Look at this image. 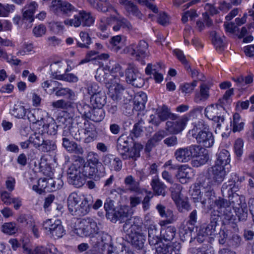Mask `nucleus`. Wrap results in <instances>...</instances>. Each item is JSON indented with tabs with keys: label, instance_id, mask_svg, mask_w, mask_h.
<instances>
[{
	"label": "nucleus",
	"instance_id": "f257e3e1",
	"mask_svg": "<svg viewBox=\"0 0 254 254\" xmlns=\"http://www.w3.org/2000/svg\"><path fill=\"white\" fill-rule=\"evenodd\" d=\"M133 143L131 137L125 135L120 136L117 141V150L123 160L135 161L140 157V151L142 149V146L138 143Z\"/></svg>",
	"mask_w": 254,
	"mask_h": 254
},
{
	"label": "nucleus",
	"instance_id": "f03ea898",
	"mask_svg": "<svg viewBox=\"0 0 254 254\" xmlns=\"http://www.w3.org/2000/svg\"><path fill=\"white\" fill-rule=\"evenodd\" d=\"M115 202L110 198L106 199L104 203V209L106 211V216L113 223L119 221L120 223H126L129 220L131 215L130 210L128 206L124 205L116 207L114 205Z\"/></svg>",
	"mask_w": 254,
	"mask_h": 254
},
{
	"label": "nucleus",
	"instance_id": "7ed1b4c3",
	"mask_svg": "<svg viewBox=\"0 0 254 254\" xmlns=\"http://www.w3.org/2000/svg\"><path fill=\"white\" fill-rule=\"evenodd\" d=\"M99 230L96 221L92 218L87 217L75 223L74 232L81 237H93L95 234H98Z\"/></svg>",
	"mask_w": 254,
	"mask_h": 254
},
{
	"label": "nucleus",
	"instance_id": "20e7f679",
	"mask_svg": "<svg viewBox=\"0 0 254 254\" xmlns=\"http://www.w3.org/2000/svg\"><path fill=\"white\" fill-rule=\"evenodd\" d=\"M94 22V17L91 14L84 10L78 11L73 14V18H67L64 20L66 26L78 27L80 26H90Z\"/></svg>",
	"mask_w": 254,
	"mask_h": 254
},
{
	"label": "nucleus",
	"instance_id": "39448f33",
	"mask_svg": "<svg viewBox=\"0 0 254 254\" xmlns=\"http://www.w3.org/2000/svg\"><path fill=\"white\" fill-rule=\"evenodd\" d=\"M43 228L45 232L54 239L61 238L64 234V230L59 219H48L43 223Z\"/></svg>",
	"mask_w": 254,
	"mask_h": 254
},
{
	"label": "nucleus",
	"instance_id": "423d86ee",
	"mask_svg": "<svg viewBox=\"0 0 254 254\" xmlns=\"http://www.w3.org/2000/svg\"><path fill=\"white\" fill-rule=\"evenodd\" d=\"M123 230L129 237L145 234V231L143 229L142 220L138 216L126 221L123 225Z\"/></svg>",
	"mask_w": 254,
	"mask_h": 254
},
{
	"label": "nucleus",
	"instance_id": "0eeeda50",
	"mask_svg": "<svg viewBox=\"0 0 254 254\" xmlns=\"http://www.w3.org/2000/svg\"><path fill=\"white\" fill-rule=\"evenodd\" d=\"M125 51L137 60L148 57L150 55L148 44L144 40H140L137 44H130L125 48Z\"/></svg>",
	"mask_w": 254,
	"mask_h": 254
},
{
	"label": "nucleus",
	"instance_id": "6e6552de",
	"mask_svg": "<svg viewBox=\"0 0 254 254\" xmlns=\"http://www.w3.org/2000/svg\"><path fill=\"white\" fill-rule=\"evenodd\" d=\"M215 204L219 210V212L223 214L224 223H228L234 220L231 199L227 200L224 198L219 197L215 200Z\"/></svg>",
	"mask_w": 254,
	"mask_h": 254
},
{
	"label": "nucleus",
	"instance_id": "1a4fd4ad",
	"mask_svg": "<svg viewBox=\"0 0 254 254\" xmlns=\"http://www.w3.org/2000/svg\"><path fill=\"white\" fill-rule=\"evenodd\" d=\"M68 183L76 188L81 187L85 183L83 174L81 173V167L75 163H72L67 171Z\"/></svg>",
	"mask_w": 254,
	"mask_h": 254
},
{
	"label": "nucleus",
	"instance_id": "9d476101",
	"mask_svg": "<svg viewBox=\"0 0 254 254\" xmlns=\"http://www.w3.org/2000/svg\"><path fill=\"white\" fill-rule=\"evenodd\" d=\"M52 10L57 15L62 14L65 16H69L77 12L74 6L67 1L62 0L53 1Z\"/></svg>",
	"mask_w": 254,
	"mask_h": 254
},
{
	"label": "nucleus",
	"instance_id": "9b49d317",
	"mask_svg": "<svg viewBox=\"0 0 254 254\" xmlns=\"http://www.w3.org/2000/svg\"><path fill=\"white\" fill-rule=\"evenodd\" d=\"M104 237L105 239L107 238L109 239V243L104 242L103 237H101V242H97L94 244V247H98L99 246H102L104 248V249H102V251L108 248V254H133L132 251L129 248L121 244H118L115 248H113L111 244L110 236L106 235Z\"/></svg>",
	"mask_w": 254,
	"mask_h": 254
},
{
	"label": "nucleus",
	"instance_id": "f8f14e48",
	"mask_svg": "<svg viewBox=\"0 0 254 254\" xmlns=\"http://www.w3.org/2000/svg\"><path fill=\"white\" fill-rule=\"evenodd\" d=\"M226 175L225 168L214 164L208 168L206 178L210 182L215 185H220L224 181Z\"/></svg>",
	"mask_w": 254,
	"mask_h": 254
},
{
	"label": "nucleus",
	"instance_id": "ddd939ff",
	"mask_svg": "<svg viewBox=\"0 0 254 254\" xmlns=\"http://www.w3.org/2000/svg\"><path fill=\"white\" fill-rule=\"evenodd\" d=\"M233 210H234L240 221L246 220L248 217V209L246 203H242L241 198L237 194L232 197Z\"/></svg>",
	"mask_w": 254,
	"mask_h": 254
},
{
	"label": "nucleus",
	"instance_id": "4468645a",
	"mask_svg": "<svg viewBox=\"0 0 254 254\" xmlns=\"http://www.w3.org/2000/svg\"><path fill=\"white\" fill-rule=\"evenodd\" d=\"M188 120L186 116H183L175 121H167L165 129L171 134H178L184 129Z\"/></svg>",
	"mask_w": 254,
	"mask_h": 254
},
{
	"label": "nucleus",
	"instance_id": "2eb2a0df",
	"mask_svg": "<svg viewBox=\"0 0 254 254\" xmlns=\"http://www.w3.org/2000/svg\"><path fill=\"white\" fill-rule=\"evenodd\" d=\"M83 116L86 118L95 122L102 121L105 117V112L101 108L94 107L91 108L88 105L84 106Z\"/></svg>",
	"mask_w": 254,
	"mask_h": 254
},
{
	"label": "nucleus",
	"instance_id": "dca6fc26",
	"mask_svg": "<svg viewBox=\"0 0 254 254\" xmlns=\"http://www.w3.org/2000/svg\"><path fill=\"white\" fill-rule=\"evenodd\" d=\"M110 67L106 65L104 68H99L97 70L95 78L97 80L100 82L104 83L106 84L113 83L115 80H119L117 78V75L112 74L110 72Z\"/></svg>",
	"mask_w": 254,
	"mask_h": 254
},
{
	"label": "nucleus",
	"instance_id": "f3484780",
	"mask_svg": "<svg viewBox=\"0 0 254 254\" xmlns=\"http://www.w3.org/2000/svg\"><path fill=\"white\" fill-rule=\"evenodd\" d=\"M102 161L104 165L110 170L119 172L123 166L122 161L120 158L115 157L111 154H107L103 156Z\"/></svg>",
	"mask_w": 254,
	"mask_h": 254
},
{
	"label": "nucleus",
	"instance_id": "a211bd4d",
	"mask_svg": "<svg viewBox=\"0 0 254 254\" xmlns=\"http://www.w3.org/2000/svg\"><path fill=\"white\" fill-rule=\"evenodd\" d=\"M193 137L201 146L209 148L213 145L214 137L212 133L208 129L199 130Z\"/></svg>",
	"mask_w": 254,
	"mask_h": 254
},
{
	"label": "nucleus",
	"instance_id": "6ab92c4d",
	"mask_svg": "<svg viewBox=\"0 0 254 254\" xmlns=\"http://www.w3.org/2000/svg\"><path fill=\"white\" fill-rule=\"evenodd\" d=\"M39 186L41 189L45 191H54L62 188L63 185V181L60 179L54 180L52 178L40 179L38 180Z\"/></svg>",
	"mask_w": 254,
	"mask_h": 254
},
{
	"label": "nucleus",
	"instance_id": "aec40b11",
	"mask_svg": "<svg viewBox=\"0 0 254 254\" xmlns=\"http://www.w3.org/2000/svg\"><path fill=\"white\" fill-rule=\"evenodd\" d=\"M232 179L233 181H229L228 183H225L222 186L221 192L224 197L230 198L231 197V200H232V197L233 196L236 195L234 194V192L237 191V187H235L234 184L236 181L241 182L243 178L239 179L238 175L236 173L233 174L232 176Z\"/></svg>",
	"mask_w": 254,
	"mask_h": 254
},
{
	"label": "nucleus",
	"instance_id": "412c9836",
	"mask_svg": "<svg viewBox=\"0 0 254 254\" xmlns=\"http://www.w3.org/2000/svg\"><path fill=\"white\" fill-rule=\"evenodd\" d=\"M81 200V203L77 206L73 215L82 216L89 212L93 202L92 197L90 195L83 196Z\"/></svg>",
	"mask_w": 254,
	"mask_h": 254
},
{
	"label": "nucleus",
	"instance_id": "4be33fe9",
	"mask_svg": "<svg viewBox=\"0 0 254 254\" xmlns=\"http://www.w3.org/2000/svg\"><path fill=\"white\" fill-rule=\"evenodd\" d=\"M126 80L127 83L132 86L140 88L144 84V80L140 76L138 72H135V69L132 67L128 68L126 70Z\"/></svg>",
	"mask_w": 254,
	"mask_h": 254
},
{
	"label": "nucleus",
	"instance_id": "5701e85b",
	"mask_svg": "<svg viewBox=\"0 0 254 254\" xmlns=\"http://www.w3.org/2000/svg\"><path fill=\"white\" fill-rule=\"evenodd\" d=\"M83 176L87 177L95 180H98L104 175V172L99 170V165H88L83 166Z\"/></svg>",
	"mask_w": 254,
	"mask_h": 254
},
{
	"label": "nucleus",
	"instance_id": "b1692460",
	"mask_svg": "<svg viewBox=\"0 0 254 254\" xmlns=\"http://www.w3.org/2000/svg\"><path fill=\"white\" fill-rule=\"evenodd\" d=\"M62 146L68 152L83 155L84 149L83 147L76 142L70 140L68 138L64 137L62 138Z\"/></svg>",
	"mask_w": 254,
	"mask_h": 254
},
{
	"label": "nucleus",
	"instance_id": "393cba45",
	"mask_svg": "<svg viewBox=\"0 0 254 254\" xmlns=\"http://www.w3.org/2000/svg\"><path fill=\"white\" fill-rule=\"evenodd\" d=\"M222 108H223V106L220 104H212L205 108V115L208 119L212 120L220 119L221 121L223 122L224 117L219 115V111Z\"/></svg>",
	"mask_w": 254,
	"mask_h": 254
},
{
	"label": "nucleus",
	"instance_id": "a878e982",
	"mask_svg": "<svg viewBox=\"0 0 254 254\" xmlns=\"http://www.w3.org/2000/svg\"><path fill=\"white\" fill-rule=\"evenodd\" d=\"M148 242L150 245L155 246L161 241V231L155 225H150L148 228Z\"/></svg>",
	"mask_w": 254,
	"mask_h": 254
},
{
	"label": "nucleus",
	"instance_id": "bb28decb",
	"mask_svg": "<svg viewBox=\"0 0 254 254\" xmlns=\"http://www.w3.org/2000/svg\"><path fill=\"white\" fill-rule=\"evenodd\" d=\"M219 216L216 213L215 211H213L211 213L210 222L206 227H201L208 235L213 236L216 234V228L218 225V221Z\"/></svg>",
	"mask_w": 254,
	"mask_h": 254
},
{
	"label": "nucleus",
	"instance_id": "cd10ccee",
	"mask_svg": "<svg viewBox=\"0 0 254 254\" xmlns=\"http://www.w3.org/2000/svg\"><path fill=\"white\" fill-rule=\"evenodd\" d=\"M155 115L158 116L162 121H165L169 118L173 120H176L177 117L176 115L172 114L170 110L166 105L158 107L155 111Z\"/></svg>",
	"mask_w": 254,
	"mask_h": 254
},
{
	"label": "nucleus",
	"instance_id": "c85d7f7f",
	"mask_svg": "<svg viewBox=\"0 0 254 254\" xmlns=\"http://www.w3.org/2000/svg\"><path fill=\"white\" fill-rule=\"evenodd\" d=\"M42 112L41 110L34 109L27 113V119L33 126H41L43 125L44 121L43 117L41 115Z\"/></svg>",
	"mask_w": 254,
	"mask_h": 254
},
{
	"label": "nucleus",
	"instance_id": "c756f323",
	"mask_svg": "<svg viewBox=\"0 0 254 254\" xmlns=\"http://www.w3.org/2000/svg\"><path fill=\"white\" fill-rule=\"evenodd\" d=\"M210 87L206 84L202 83L200 86V91L195 94L194 101L196 103L206 101L209 97Z\"/></svg>",
	"mask_w": 254,
	"mask_h": 254
},
{
	"label": "nucleus",
	"instance_id": "7c9ffc66",
	"mask_svg": "<svg viewBox=\"0 0 254 254\" xmlns=\"http://www.w3.org/2000/svg\"><path fill=\"white\" fill-rule=\"evenodd\" d=\"M60 83L59 85L54 87L52 91L55 92V95L59 97H63L68 99L73 100L75 97L74 92L68 88H63Z\"/></svg>",
	"mask_w": 254,
	"mask_h": 254
},
{
	"label": "nucleus",
	"instance_id": "2f4dec72",
	"mask_svg": "<svg viewBox=\"0 0 254 254\" xmlns=\"http://www.w3.org/2000/svg\"><path fill=\"white\" fill-rule=\"evenodd\" d=\"M154 194L164 196L166 194V186L157 177L154 178L150 183Z\"/></svg>",
	"mask_w": 254,
	"mask_h": 254
},
{
	"label": "nucleus",
	"instance_id": "473e14b6",
	"mask_svg": "<svg viewBox=\"0 0 254 254\" xmlns=\"http://www.w3.org/2000/svg\"><path fill=\"white\" fill-rule=\"evenodd\" d=\"M193 176L192 169L186 166L182 167L178 170L177 177L182 184H185Z\"/></svg>",
	"mask_w": 254,
	"mask_h": 254
},
{
	"label": "nucleus",
	"instance_id": "72a5a7b5",
	"mask_svg": "<svg viewBox=\"0 0 254 254\" xmlns=\"http://www.w3.org/2000/svg\"><path fill=\"white\" fill-rule=\"evenodd\" d=\"M117 80H115L113 83L111 84L108 87L109 94L113 100H117L124 90L123 86L117 83Z\"/></svg>",
	"mask_w": 254,
	"mask_h": 254
},
{
	"label": "nucleus",
	"instance_id": "f704fd0d",
	"mask_svg": "<svg viewBox=\"0 0 254 254\" xmlns=\"http://www.w3.org/2000/svg\"><path fill=\"white\" fill-rule=\"evenodd\" d=\"M114 19L116 23L113 27L115 31H119L121 27L127 29V30L132 29V27L130 23L124 17L118 15V16H115Z\"/></svg>",
	"mask_w": 254,
	"mask_h": 254
},
{
	"label": "nucleus",
	"instance_id": "c9c22d12",
	"mask_svg": "<svg viewBox=\"0 0 254 254\" xmlns=\"http://www.w3.org/2000/svg\"><path fill=\"white\" fill-rule=\"evenodd\" d=\"M106 99L105 92L102 90L91 97L90 101L93 106L102 108L106 103Z\"/></svg>",
	"mask_w": 254,
	"mask_h": 254
},
{
	"label": "nucleus",
	"instance_id": "e433bc0d",
	"mask_svg": "<svg viewBox=\"0 0 254 254\" xmlns=\"http://www.w3.org/2000/svg\"><path fill=\"white\" fill-rule=\"evenodd\" d=\"M37 7L38 4L35 1L27 4L22 9L23 18L30 19L32 22L33 20V17Z\"/></svg>",
	"mask_w": 254,
	"mask_h": 254
},
{
	"label": "nucleus",
	"instance_id": "4c0bfd02",
	"mask_svg": "<svg viewBox=\"0 0 254 254\" xmlns=\"http://www.w3.org/2000/svg\"><path fill=\"white\" fill-rule=\"evenodd\" d=\"M147 100V95L145 93H141L136 94L133 100L134 109L136 111L144 110Z\"/></svg>",
	"mask_w": 254,
	"mask_h": 254
},
{
	"label": "nucleus",
	"instance_id": "58836bf2",
	"mask_svg": "<svg viewBox=\"0 0 254 254\" xmlns=\"http://www.w3.org/2000/svg\"><path fill=\"white\" fill-rule=\"evenodd\" d=\"M230 157L229 152L227 150L223 149L217 155L216 160L214 164H217L225 168V166L229 164L230 162Z\"/></svg>",
	"mask_w": 254,
	"mask_h": 254
},
{
	"label": "nucleus",
	"instance_id": "ea45409f",
	"mask_svg": "<svg viewBox=\"0 0 254 254\" xmlns=\"http://www.w3.org/2000/svg\"><path fill=\"white\" fill-rule=\"evenodd\" d=\"M125 185L128 187L127 190L136 193H141L139 183L136 182L131 175L126 177L124 180Z\"/></svg>",
	"mask_w": 254,
	"mask_h": 254
},
{
	"label": "nucleus",
	"instance_id": "a19ab883",
	"mask_svg": "<svg viewBox=\"0 0 254 254\" xmlns=\"http://www.w3.org/2000/svg\"><path fill=\"white\" fill-rule=\"evenodd\" d=\"M166 135V133L164 130H160L155 133L153 136L148 140L146 149L150 151L153 147H154L157 142L160 141Z\"/></svg>",
	"mask_w": 254,
	"mask_h": 254
},
{
	"label": "nucleus",
	"instance_id": "79ce46f5",
	"mask_svg": "<svg viewBox=\"0 0 254 254\" xmlns=\"http://www.w3.org/2000/svg\"><path fill=\"white\" fill-rule=\"evenodd\" d=\"M81 200L80 196L75 192L71 193L67 198V207L69 211L72 214L74 213L77 207L78 203Z\"/></svg>",
	"mask_w": 254,
	"mask_h": 254
},
{
	"label": "nucleus",
	"instance_id": "37998d69",
	"mask_svg": "<svg viewBox=\"0 0 254 254\" xmlns=\"http://www.w3.org/2000/svg\"><path fill=\"white\" fill-rule=\"evenodd\" d=\"M236 83L239 90H243L246 87L245 85L251 83L253 81V77L251 75H248L246 76L240 75L233 78Z\"/></svg>",
	"mask_w": 254,
	"mask_h": 254
},
{
	"label": "nucleus",
	"instance_id": "c03bdc74",
	"mask_svg": "<svg viewBox=\"0 0 254 254\" xmlns=\"http://www.w3.org/2000/svg\"><path fill=\"white\" fill-rule=\"evenodd\" d=\"M156 209L162 218L167 219L168 224L172 223L175 220V217L171 210H166L165 207L161 204L156 206Z\"/></svg>",
	"mask_w": 254,
	"mask_h": 254
},
{
	"label": "nucleus",
	"instance_id": "a18cd8bd",
	"mask_svg": "<svg viewBox=\"0 0 254 254\" xmlns=\"http://www.w3.org/2000/svg\"><path fill=\"white\" fill-rule=\"evenodd\" d=\"M189 153L188 147L180 148L176 150L175 156L179 162H187L191 159Z\"/></svg>",
	"mask_w": 254,
	"mask_h": 254
},
{
	"label": "nucleus",
	"instance_id": "49530a36",
	"mask_svg": "<svg viewBox=\"0 0 254 254\" xmlns=\"http://www.w3.org/2000/svg\"><path fill=\"white\" fill-rule=\"evenodd\" d=\"M131 244L136 249L142 250L144 247L146 241L145 234L129 237Z\"/></svg>",
	"mask_w": 254,
	"mask_h": 254
},
{
	"label": "nucleus",
	"instance_id": "de8ad7c7",
	"mask_svg": "<svg viewBox=\"0 0 254 254\" xmlns=\"http://www.w3.org/2000/svg\"><path fill=\"white\" fill-rule=\"evenodd\" d=\"M80 41L76 40V47L80 48L88 49L89 45L91 43V39L88 33L81 31L79 33Z\"/></svg>",
	"mask_w": 254,
	"mask_h": 254
},
{
	"label": "nucleus",
	"instance_id": "09e8293b",
	"mask_svg": "<svg viewBox=\"0 0 254 254\" xmlns=\"http://www.w3.org/2000/svg\"><path fill=\"white\" fill-rule=\"evenodd\" d=\"M205 151H203L198 154L195 159L192 161V165L194 167H198L205 164L209 160V155Z\"/></svg>",
	"mask_w": 254,
	"mask_h": 254
},
{
	"label": "nucleus",
	"instance_id": "8fccbe9b",
	"mask_svg": "<svg viewBox=\"0 0 254 254\" xmlns=\"http://www.w3.org/2000/svg\"><path fill=\"white\" fill-rule=\"evenodd\" d=\"M215 198V193L213 189L209 188L202 196V199L200 201L202 207L205 208L206 204H210Z\"/></svg>",
	"mask_w": 254,
	"mask_h": 254
},
{
	"label": "nucleus",
	"instance_id": "3c124183",
	"mask_svg": "<svg viewBox=\"0 0 254 254\" xmlns=\"http://www.w3.org/2000/svg\"><path fill=\"white\" fill-rule=\"evenodd\" d=\"M245 123L241 119L240 115L235 113L233 115V121L231 122L233 132H239L244 128Z\"/></svg>",
	"mask_w": 254,
	"mask_h": 254
},
{
	"label": "nucleus",
	"instance_id": "603ef678",
	"mask_svg": "<svg viewBox=\"0 0 254 254\" xmlns=\"http://www.w3.org/2000/svg\"><path fill=\"white\" fill-rule=\"evenodd\" d=\"M41 126L43 128L42 133L46 132L51 135H54L57 133L58 126L54 121L47 124H45L43 122Z\"/></svg>",
	"mask_w": 254,
	"mask_h": 254
},
{
	"label": "nucleus",
	"instance_id": "864d4df0",
	"mask_svg": "<svg viewBox=\"0 0 254 254\" xmlns=\"http://www.w3.org/2000/svg\"><path fill=\"white\" fill-rule=\"evenodd\" d=\"M176 232L175 227L170 226L161 231V238L165 241H171L173 240Z\"/></svg>",
	"mask_w": 254,
	"mask_h": 254
},
{
	"label": "nucleus",
	"instance_id": "5fc2aeb1",
	"mask_svg": "<svg viewBox=\"0 0 254 254\" xmlns=\"http://www.w3.org/2000/svg\"><path fill=\"white\" fill-rule=\"evenodd\" d=\"M145 73L148 75L152 74L153 75L154 79L156 82H161L163 79V75L161 73H158V72L156 71V68L153 69L152 64H147L145 69Z\"/></svg>",
	"mask_w": 254,
	"mask_h": 254
},
{
	"label": "nucleus",
	"instance_id": "6e6d98bb",
	"mask_svg": "<svg viewBox=\"0 0 254 254\" xmlns=\"http://www.w3.org/2000/svg\"><path fill=\"white\" fill-rule=\"evenodd\" d=\"M57 148L55 141L50 139H44L39 149L43 152H48L54 151Z\"/></svg>",
	"mask_w": 254,
	"mask_h": 254
},
{
	"label": "nucleus",
	"instance_id": "4d7b16f0",
	"mask_svg": "<svg viewBox=\"0 0 254 254\" xmlns=\"http://www.w3.org/2000/svg\"><path fill=\"white\" fill-rule=\"evenodd\" d=\"M212 37V41L213 45L217 50H222L223 49L224 44L222 38L216 31H212L210 33Z\"/></svg>",
	"mask_w": 254,
	"mask_h": 254
},
{
	"label": "nucleus",
	"instance_id": "13d9d810",
	"mask_svg": "<svg viewBox=\"0 0 254 254\" xmlns=\"http://www.w3.org/2000/svg\"><path fill=\"white\" fill-rule=\"evenodd\" d=\"M87 162L88 165H99L102 167V163L99 161V156L98 154L93 151L89 152L87 155Z\"/></svg>",
	"mask_w": 254,
	"mask_h": 254
},
{
	"label": "nucleus",
	"instance_id": "bf43d9fd",
	"mask_svg": "<svg viewBox=\"0 0 254 254\" xmlns=\"http://www.w3.org/2000/svg\"><path fill=\"white\" fill-rule=\"evenodd\" d=\"M26 111L24 106L19 105H15L11 111V114L16 118H23L26 114Z\"/></svg>",
	"mask_w": 254,
	"mask_h": 254
},
{
	"label": "nucleus",
	"instance_id": "052dcab7",
	"mask_svg": "<svg viewBox=\"0 0 254 254\" xmlns=\"http://www.w3.org/2000/svg\"><path fill=\"white\" fill-rule=\"evenodd\" d=\"M17 230L16 225L14 222L5 223L2 226V231L9 235L15 234Z\"/></svg>",
	"mask_w": 254,
	"mask_h": 254
},
{
	"label": "nucleus",
	"instance_id": "680f3d73",
	"mask_svg": "<svg viewBox=\"0 0 254 254\" xmlns=\"http://www.w3.org/2000/svg\"><path fill=\"white\" fill-rule=\"evenodd\" d=\"M86 86L87 92L91 97L102 91L98 85L94 82H88L86 84Z\"/></svg>",
	"mask_w": 254,
	"mask_h": 254
},
{
	"label": "nucleus",
	"instance_id": "e2e57ef3",
	"mask_svg": "<svg viewBox=\"0 0 254 254\" xmlns=\"http://www.w3.org/2000/svg\"><path fill=\"white\" fill-rule=\"evenodd\" d=\"M188 149L189 151V154L191 159L192 157L197 156L198 154L201 153L202 151H205V149L201 145H192L188 146Z\"/></svg>",
	"mask_w": 254,
	"mask_h": 254
},
{
	"label": "nucleus",
	"instance_id": "0e129e2a",
	"mask_svg": "<svg viewBox=\"0 0 254 254\" xmlns=\"http://www.w3.org/2000/svg\"><path fill=\"white\" fill-rule=\"evenodd\" d=\"M191 196L193 201L195 203L200 202L202 199V195L198 183L194 184L191 192Z\"/></svg>",
	"mask_w": 254,
	"mask_h": 254
},
{
	"label": "nucleus",
	"instance_id": "69168bd1",
	"mask_svg": "<svg viewBox=\"0 0 254 254\" xmlns=\"http://www.w3.org/2000/svg\"><path fill=\"white\" fill-rule=\"evenodd\" d=\"M29 138L31 142L33 143L34 146L36 147H39V148L44 140L42 133H35Z\"/></svg>",
	"mask_w": 254,
	"mask_h": 254
},
{
	"label": "nucleus",
	"instance_id": "338daca9",
	"mask_svg": "<svg viewBox=\"0 0 254 254\" xmlns=\"http://www.w3.org/2000/svg\"><path fill=\"white\" fill-rule=\"evenodd\" d=\"M196 85L197 81L194 80L191 83H186L181 85L180 88L182 93L190 94L193 90Z\"/></svg>",
	"mask_w": 254,
	"mask_h": 254
},
{
	"label": "nucleus",
	"instance_id": "774afa93",
	"mask_svg": "<svg viewBox=\"0 0 254 254\" xmlns=\"http://www.w3.org/2000/svg\"><path fill=\"white\" fill-rule=\"evenodd\" d=\"M125 8L129 14H132L137 16H139L140 12L136 6L132 2L129 1L124 5Z\"/></svg>",
	"mask_w": 254,
	"mask_h": 254
}]
</instances>
